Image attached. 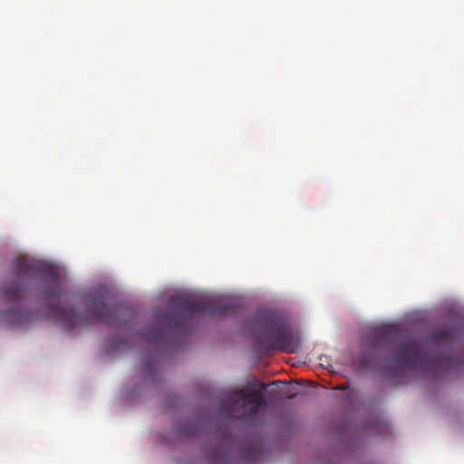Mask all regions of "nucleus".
Masks as SVG:
<instances>
[{"label": "nucleus", "instance_id": "f257e3e1", "mask_svg": "<svg viewBox=\"0 0 464 464\" xmlns=\"http://www.w3.org/2000/svg\"><path fill=\"white\" fill-rule=\"evenodd\" d=\"M452 341L453 333L447 327H441L424 341H393L390 340L387 332L382 331L377 334L371 345L374 350L382 346L385 349L392 347L393 351L390 361L400 371L436 372L440 369L447 371L451 367V356L448 353L440 351L439 345L441 343H451Z\"/></svg>", "mask_w": 464, "mask_h": 464}, {"label": "nucleus", "instance_id": "f03ea898", "mask_svg": "<svg viewBox=\"0 0 464 464\" xmlns=\"http://www.w3.org/2000/svg\"><path fill=\"white\" fill-rule=\"evenodd\" d=\"M171 308L158 315L157 324H151L141 331V336L150 343L164 340L165 334L183 335L194 326L195 314H218L232 309L231 304H222L212 297L193 298L187 295L172 296Z\"/></svg>", "mask_w": 464, "mask_h": 464}, {"label": "nucleus", "instance_id": "7ed1b4c3", "mask_svg": "<svg viewBox=\"0 0 464 464\" xmlns=\"http://www.w3.org/2000/svg\"><path fill=\"white\" fill-rule=\"evenodd\" d=\"M110 294L105 289L92 291L83 296L86 313L66 310L60 305L48 304L47 316L56 320L66 331L89 324L91 317L109 325L120 324L119 313L121 305L109 302Z\"/></svg>", "mask_w": 464, "mask_h": 464}, {"label": "nucleus", "instance_id": "20e7f679", "mask_svg": "<svg viewBox=\"0 0 464 464\" xmlns=\"http://www.w3.org/2000/svg\"><path fill=\"white\" fill-rule=\"evenodd\" d=\"M34 272L42 274L44 285L41 291L45 299H57L63 294L61 278L57 271L26 257H18L11 274L12 282L4 291L5 298L12 303L19 301L24 295L25 284Z\"/></svg>", "mask_w": 464, "mask_h": 464}, {"label": "nucleus", "instance_id": "39448f33", "mask_svg": "<svg viewBox=\"0 0 464 464\" xmlns=\"http://www.w3.org/2000/svg\"><path fill=\"white\" fill-rule=\"evenodd\" d=\"M254 337L266 350L295 353L299 346V338L291 327L277 314L268 312L255 324Z\"/></svg>", "mask_w": 464, "mask_h": 464}, {"label": "nucleus", "instance_id": "423d86ee", "mask_svg": "<svg viewBox=\"0 0 464 464\" xmlns=\"http://www.w3.org/2000/svg\"><path fill=\"white\" fill-rule=\"evenodd\" d=\"M266 387V384L262 383L259 390L234 391L229 393L224 407L232 410L231 418L252 422L256 420L260 409L266 405V401L261 393V391Z\"/></svg>", "mask_w": 464, "mask_h": 464}, {"label": "nucleus", "instance_id": "0eeeda50", "mask_svg": "<svg viewBox=\"0 0 464 464\" xmlns=\"http://www.w3.org/2000/svg\"><path fill=\"white\" fill-rule=\"evenodd\" d=\"M5 316L12 320L13 323L16 324H22L24 323V321H25V319L27 317L30 316L29 314H24L22 313L20 310H15V311H13L11 313H7L5 314Z\"/></svg>", "mask_w": 464, "mask_h": 464}, {"label": "nucleus", "instance_id": "6e6552de", "mask_svg": "<svg viewBox=\"0 0 464 464\" xmlns=\"http://www.w3.org/2000/svg\"><path fill=\"white\" fill-rule=\"evenodd\" d=\"M374 364V360L368 354H362L358 361V366L362 370H367Z\"/></svg>", "mask_w": 464, "mask_h": 464}, {"label": "nucleus", "instance_id": "1a4fd4ad", "mask_svg": "<svg viewBox=\"0 0 464 464\" xmlns=\"http://www.w3.org/2000/svg\"><path fill=\"white\" fill-rule=\"evenodd\" d=\"M295 395H296V393H295V392H294V393L288 394V395H287V397H288L289 399H292V398H294Z\"/></svg>", "mask_w": 464, "mask_h": 464}, {"label": "nucleus", "instance_id": "9d476101", "mask_svg": "<svg viewBox=\"0 0 464 464\" xmlns=\"http://www.w3.org/2000/svg\"><path fill=\"white\" fill-rule=\"evenodd\" d=\"M151 368H152L151 364L150 363H147V370L150 372Z\"/></svg>", "mask_w": 464, "mask_h": 464}]
</instances>
